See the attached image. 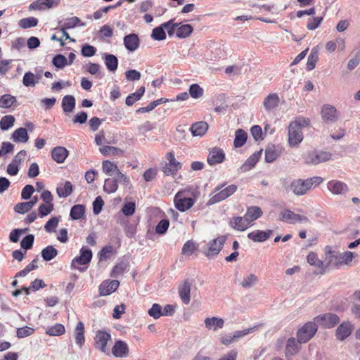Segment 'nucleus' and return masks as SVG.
Instances as JSON below:
<instances>
[{"mask_svg": "<svg viewBox=\"0 0 360 360\" xmlns=\"http://www.w3.org/2000/svg\"><path fill=\"white\" fill-rule=\"evenodd\" d=\"M145 93V87L141 86L139 89L136 90V92L130 94L126 98V105L128 106H131L134 105L137 101L140 100L141 98L143 96Z\"/></svg>", "mask_w": 360, "mask_h": 360, "instance_id": "obj_34", "label": "nucleus"}, {"mask_svg": "<svg viewBox=\"0 0 360 360\" xmlns=\"http://www.w3.org/2000/svg\"><path fill=\"white\" fill-rule=\"evenodd\" d=\"M58 255V250L52 245H49L41 250V257L45 261H50Z\"/></svg>", "mask_w": 360, "mask_h": 360, "instance_id": "obj_46", "label": "nucleus"}, {"mask_svg": "<svg viewBox=\"0 0 360 360\" xmlns=\"http://www.w3.org/2000/svg\"><path fill=\"white\" fill-rule=\"evenodd\" d=\"M325 261L328 268L339 269L341 266L340 252L333 250L330 246L325 249Z\"/></svg>", "mask_w": 360, "mask_h": 360, "instance_id": "obj_11", "label": "nucleus"}, {"mask_svg": "<svg viewBox=\"0 0 360 360\" xmlns=\"http://www.w3.org/2000/svg\"><path fill=\"white\" fill-rule=\"evenodd\" d=\"M259 154H253L248 158L245 162L240 167V169L241 172H245L250 170L258 161Z\"/></svg>", "mask_w": 360, "mask_h": 360, "instance_id": "obj_45", "label": "nucleus"}, {"mask_svg": "<svg viewBox=\"0 0 360 360\" xmlns=\"http://www.w3.org/2000/svg\"><path fill=\"white\" fill-rule=\"evenodd\" d=\"M40 78V75L37 76L31 72H27L23 76L22 84L27 87L34 86L39 83Z\"/></svg>", "mask_w": 360, "mask_h": 360, "instance_id": "obj_37", "label": "nucleus"}, {"mask_svg": "<svg viewBox=\"0 0 360 360\" xmlns=\"http://www.w3.org/2000/svg\"><path fill=\"white\" fill-rule=\"evenodd\" d=\"M307 260L310 265L314 266L319 269V274H324L326 272V264L319 259L316 253L310 252L307 257Z\"/></svg>", "mask_w": 360, "mask_h": 360, "instance_id": "obj_20", "label": "nucleus"}, {"mask_svg": "<svg viewBox=\"0 0 360 360\" xmlns=\"http://www.w3.org/2000/svg\"><path fill=\"white\" fill-rule=\"evenodd\" d=\"M111 340V335L108 333L103 330L97 331L94 338L95 347L103 353L108 355L110 354V351L107 347V343Z\"/></svg>", "mask_w": 360, "mask_h": 360, "instance_id": "obj_10", "label": "nucleus"}, {"mask_svg": "<svg viewBox=\"0 0 360 360\" xmlns=\"http://www.w3.org/2000/svg\"><path fill=\"white\" fill-rule=\"evenodd\" d=\"M85 214V207L83 205H74L70 210V216L74 220L83 219Z\"/></svg>", "mask_w": 360, "mask_h": 360, "instance_id": "obj_40", "label": "nucleus"}, {"mask_svg": "<svg viewBox=\"0 0 360 360\" xmlns=\"http://www.w3.org/2000/svg\"><path fill=\"white\" fill-rule=\"evenodd\" d=\"M193 30V28L191 25H182L178 27L176 32V35L179 38H186L192 33Z\"/></svg>", "mask_w": 360, "mask_h": 360, "instance_id": "obj_49", "label": "nucleus"}, {"mask_svg": "<svg viewBox=\"0 0 360 360\" xmlns=\"http://www.w3.org/2000/svg\"><path fill=\"white\" fill-rule=\"evenodd\" d=\"M59 220L57 217L51 218L45 224L44 229L46 231L51 233L55 231L56 227L58 226Z\"/></svg>", "mask_w": 360, "mask_h": 360, "instance_id": "obj_64", "label": "nucleus"}, {"mask_svg": "<svg viewBox=\"0 0 360 360\" xmlns=\"http://www.w3.org/2000/svg\"><path fill=\"white\" fill-rule=\"evenodd\" d=\"M74 334L75 342L81 348L85 342L84 325L82 321L77 323Z\"/></svg>", "mask_w": 360, "mask_h": 360, "instance_id": "obj_28", "label": "nucleus"}, {"mask_svg": "<svg viewBox=\"0 0 360 360\" xmlns=\"http://www.w3.org/2000/svg\"><path fill=\"white\" fill-rule=\"evenodd\" d=\"M352 330V326L349 322H343L336 330V337L339 340L343 341L351 335Z\"/></svg>", "mask_w": 360, "mask_h": 360, "instance_id": "obj_25", "label": "nucleus"}, {"mask_svg": "<svg viewBox=\"0 0 360 360\" xmlns=\"http://www.w3.org/2000/svg\"><path fill=\"white\" fill-rule=\"evenodd\" d=\"M34 329L30 327H22L17 329L16 335L18 338H24L31 335L34 333Z\"/></svg>", "mask_w": 360, "mask_h": 360, "instance_id": "obj_63", "label": "nucleus"}, {"mask_svg": "<svg viewBox=\"0 0 360 360\" xmlns=\"http://www.w3.org/2000/svg\"><path fill=\"white\" fill-rule=\"evenodd\" d=\"M53 0H37L32 2L30 6V10H43L49 8L52 6Z\"/></svg>", "mask_w": 360, "mask_h": 360, "instance_id": "obj_38", "label": "nucleus"}, {"mask_svg": "<svg viewBox=\"0 0 360 360\" xmlns=\"http://www.w3.org/2000/svg\"><path fill=\"white\" fill-rule=\"evenodd\" d=\"M328 189L335 195H342L349 191L347 185L338 180H331L327 184Z\"/></svg>", "mask_w": 360, "mask_h": 360, "instance_id": "obj_16", "label": "nucleus"}, {"mask_svg": "<svg viewBox=\"0 0 360 360\" xmlns=\"http://www.w3.org/2000/svg\"><path fill=\"white\" fill-rule=\"evenodd\" d=\"M258 279L257 276L251 274L245 277L240 284L243 288H248L255 285Z\"/></svg>", "mask_w": 360, "mask_h": 360, "instance_id": "obj_56", "label": "nucleus"}, {"mask_svg": "<svg viewBox=\"0 0 360 360\" xmlns=\"http://www.w3.org/2000/svg\"><path fill=\"white\" fill-rule=\"evenodd\" d=\"M310 125V120L299 117L291 122L288 127V143L291 147L297 146L303 140L302 129Z\"/></svg>", "mask_w": 360, "mask_h": 360, "instance_id": "obj_1", "label": "nucleus"}, {"mask_svg": "<svg viewBox=\"0 0 360 360\" xmlns=\"http://www.w3.org/2000/svg\"><path fill=\"white\" fill-rule=\"evenodd\" d=\"M301 344L295 338H290L287 342L285 349V355L287 359H290L297 354L301 349Z\"/></svg>", "mask_w": 360, "mask_h": 360, "instance_id": "obj_18", "label": "nucleus"}, {"mask_svg": "<svg viewBox=\"0 0 360 360\" xmlns=\"http://www.w3.org/2000/svg\"><path fill=\"white\" fill-rule=\"evenodd\" d=\"M65 333V326L60 323H56L52 326H47L46 328V334L51 336H59Z\"/></svg>", "mask_w": 360, "mask_h": 360, "instance_id": "obj_39", "label": "nucleus"}, {"mask_svg": "<svg viewBox=\"0 0 360 360\" xmlns=\"http://www.w3.org/2000/svg\"><path fill=\"white\" fill-rule=\"evenodd\" d=\"M225 160V153L222 149L214 147L210 150L207 156V163L210 165H215L217 164L221 163Z\"/></svg>", "mask_w": 360, "mask_h": 360, "instance_id": "obj_14", "label": "nucleus"}, {"mask_svg": "<svg viewBox=\"0 0 360 360\" xmlns=\"http://www.w3.org/2000/svg\"><path fill=\"white\" fill-rule=\"evenodd\" d=\"M167 162L162 166V171L166 176H175L181 169V163L176 160L174 151L166 154Z\"/></svg>", "mask_w": 360, "mask_h": 360, "instance_id": "obj_6", "label": "nucleus"}, {"mask_svg": "<svg viewBox=\"0 0 360 360\" xmlns=\"http://www.w3.org/2000/svg\"><path fill=\"white\" fill-rule=\"evenodd\" d=\"M118 188L117 179H106L105 180L103 190L107 193H115Z\"/></svg>", "mask_w": 360, "mask_h": 360, "instance_id": "obj_47", "label": "nucleus"}, {"mask_svg": "<svg viewBox=\"0 0 360 360\" xmlns=\"http://www.w3.org/2000/svg\"><path fill=\"white\" fill-rule=\"evenodd\" d=\"M280 102L279 96L276 93L269 94L264 100L263 105L266 110L270 111L276 108Z\"/></svg>", "mask_w": 360, "mask_h": 360, "instance_id": "obj_27", "label": "nucleus"}, {"mask_svg": "<svg viewBox=\"0 0 360 360\" xmlns=\"http://www.w3.org/2000/svg\"><path fill=\"white\" fill-rule=\"evenodd\" d=\"M115 250L112 245H107L103 247L98 252L100 260L108 259L114 253Z\"/></svg>", "mask_w": 360, "mask_h": 360, "instance_id": "obj_53", "label": "nucleus"}, {"mask_svg": "<svg viewBox=\"0 0 360 360\" xmlns=\"http://www.w3.org/2000/svg\"><path fill=\"white\" fill-rule=\"evenodd\" d=\"M247 138L248 134L244 130L238 129L235 134V139L233 141L234 146L236 148H240L243 146L245 143Z\"/></svg>", "mask_w": 360, "mask_h": 360, "instance_id": "obj_41", "label": "nucleus"}, {"mask_svg": "<svg viewBox=\"0 0 360 360\" xmlns=\"http://www.w3.org/2000/svg\"><path fill=\"white\" fill-rule=\"evenodd\" d=\"M339 46L341 51H344L345 49V41L342 38H337L335 40L329 41L326 44V48L330 53L334 52L337 46Z\"/></svg>", "mask_w": 360, "mask_h": 360, "instance_id": "obj_35", "label": "nucleus"}, {"mask_svg": "<svg viewBox=\"0 0 360 360\" xmlns=\"http://www.w3.org/2000/svg\"><path fill=\"white\" fill-rule=\"evenodd\" d=\"M248 221V219H247L245 216L234 217L230 220L229 224L234 230L243 231L251 226Z\"/></svg>", "mask_w": 360, "mask_h": 360, "instance_id": "obj_22", "label": "nucleus"}, {"mask_svg": "<svg viewBox=\"0 0 360 360\" xmlns=\"http://www.w3.org/2000/svg\"><path fill=\"white\" fill-rule=\"evenodd\" d=\"M189 94L193 98H199L203 95V89L198 84H193L189 87Z\"/></svg>", "mask_w": 360, "mask_h": 360, "instance_id": "obj_57", "label": "nucleus"}, {"mask_svg": "<svg viewBox=\"0 0 360 360\" xmlns=\"http://www.w3.org/2000/svg\"><path fill=\"white\" fill-rule=\"evenodd\" d=\"M317 331V326L313 322L306 323L297 332V338L300 344L307 343L316 334Z\"/></svg>", "mask_w": 360, "mask_h": 360, "instance_id": "obj_7", "label": "nucleus"}, {"mask_svg": "<svg viewBox=\"0 0 360 360\" xmlns=\"http://www.w3.org/2000/svg\"><path fill=\"white\" fill-rule=\"evenodd\" d=\"M208 129V124L205 122H198L193 124L190 130L193 136H202Z\"/></svg>", "mask_w": 360, "mask_h": 360, "instance_id": "obj_29", "label": "nucleus"}, {"mask_svg": "<svg viewBox=\"0 0 360 360\" xmlns=\"http://www.w3.org/2000/svg\"><path fill=\"white\" fill-rule=\"evenodd\" d=\"M102 169L103 172L108 176H113L116 175L119 173L120 169L117 165L110 161V160H103L102 162Z\"/></svg>", "mask_w": 360, "mask_h": 360, "instance_id": "obj_30", "label": "nucleus"}, {"mask_svg": "<svg viewBox=\"0 0 360 360\" xmlns=\"http://www.w3.org/2000/svg\"><path fill=\"white\" fill-rule=\"evenodd\" d=\"M280 219L289 224L309 223V219L304 215L296 214L290 210H284L280 213Z\"/></svg>", "mask_w": 360, "mask_h": 360, "instance_id": "obj_12", "label": "nucleus"}, {"mask_svg": "<svg viewBox=\"0 0 360 360\" xmlns=\"http://www.w3.org/2000/svg\"><path fill=\"white\" fill-rule=\"evenodd\" d=\"M15 117L11 115L3 116L0 120V128L1 130H8L12 127L15 122Z\"/></svg>", "mask_w": 360, "mask_h": 360, "instance_id": "obj_48", "label": "nucleus"}, {"mask_svg": "<svg viewBox=\"0 0 360 360\" xmlns=\"http://www.w3.org/2000/svg\"><path fill=\"white\" fill-rule=\"evenodd\" d=\"M92 258V252L90 249L82 247L80 250V255L76 257L71 263V267L78 269L80 272H84L87 269V264Z\"/></svg>", "mask_w": 360, "mask_h": 360, "instance_id": "obj_3", "label": "nucleus"}, {"mask_svg": "<svg viewBox=\"0 0 360 360\" xmlns=\"http://www.w3.org/2000/svg\"><path fill=\"white\" fill-rule=\"evenodd\" d=\"M191 283L188 280H185L178 286V292L181 301L188 304L191 300Z\"/></svg>", "mask_w": 360, "mask_h": 360, "instance_id": "obj_15", "label": "nucleus"}, {"mask_svg": "<svg viewBox=\"0 0 360 360\" xmlns=\"http://www.w3.org/2000/svg\"><path fill=\"white\" fill-rule=\"evenodd\" d=\"M198 245L193 240L186 241L182 247L181 253L190 256L198 249Z\"/></svg>", "mask_w": 360, "mask_h": 360, "instance_id": "obj_43", "label": "nucleus"}, {"mask_svg": "<svg viewBox=\"0 0 360 360\" xmlns=\"http://www.w3.org/2000/svg\"><path fill=\"white\" fill-rule=\"evenodd\" d=\"M129 267V264L127 262H121L117 264L112 269L110 276L112 278H118L122 276L124 272Z\"/></svg>", "mask_w": 360, "mask_h": 360, "instance_id": "obj_44", "label": "nucleus"}, {"mask_svg": "<svg viewBox=\"0 0 360 360\" xmlns=\"http://www.w3.org/2000/svg\"><path fill=\"white\" fill-rule=\"evenodd\" d=\"M12 60L3 59L0 60V75H5L12 68Z\"/></svg>", "mask_w": 360, "mask_h": 360, "instance_id": "obj_60", "label": "nucleus"}, {"mask_svg": "<svg viewBox=\"0 0 360 360\" xmlns=\"http://www.w3.org/2000/svg\"><path fill=\"white\" fill-rule=\"evenodd\" d=\"M99 151L104 156H122L124 154V151L117 147L109 146H103L99 148Z\"/></svg>", "mask_w": 360, "mask_h": 360, "instance_id": "obj_33", "label": "nucleus"}, {"mask_svg": "<svg viewBox=\"0 0 360 360\" xmlns=\"http://www.w3.org/2000/svg\"><path fill=\"white\" fill-rule=\"evenodd\" d=\"M11 138L13 141L19 143H26L29 139L26 129L22 127L15 129L13 132Z\"/></svg>", "mask_w": 360, "mask_h": 360, "instance_id": "obj_32", "label": "nucleus"}, {"mask_svg": "<svg viewBox=\"0 0 360 360\" xmlns=\"http://www.w3.org/2000/svg\"><path fill=\"white\" fill-rule=\"evenodd\" d=\"M53 159L58 163H62L68 157V150L64 147H56L52 150Z\"/></svg>", "mask_w": 360, "mask_h": 360, "instance_id": "obj_31", "label": "nucleus"}, {"mask_svg": "<svg viewBox=\"0 0 360 360\" xmlns=\"http://www.w3.org/2000/svg\"><path fill=\"white\" fill-rule=\"evenodd\" d=\"M135 210H136L135 202H129L125 203L123 205V207L122 208V212L125 216L129 217V216H131L134 214V213L135 212Z\"/></svg>", "mask_w": 360, "mask_h": 360, "instance_id": "obj_61", "label": "nucleus"}, {"mask_svg": "<svg viewBox=\"0 0 360 360\" xmlns=\"http://www.w3.org/2000/svg\"><path fill=\"white\" fill-rule=\"evenodd\" d=\"M124 44L125 48L129 51H136L140 45V40L136 34H129L124 37Z\"/></svg>", "mask_w": 360, "mask_h": 360, "instance_id": "obj_23", "label": "nucleus"}, {"mask_svg": "<svg viewBox=\"0 0 360 360\" xmlns=\"http://www.w3.org/2000/svg\"><path fill=\"white\" fill-rule=\"evenodd\" d=\"M262 324L256 325L253 327L243 330H237L233 334H228L221 337V342L224 345H229L231 344L237 342L240 338H242L245 335L254 332Z\"/></svg>", "mask_w": 360, "mask_h": 360, "instance_id": "obj_8", "label": "nucleus"}, {"mask_svg": "<svg viewBox=\"0 0 360 360\" xmlns=\"http://www.w3.org/2000/svg\"><path fill=\"white\" fill-rule=\"evenodd\" d=\"M224 320L221 319H218L215 316H212V318H207L205 320V324L206 328L210 329L213 327L214 330H216L217 328H221L224 325Z\"/></svg>", "mask_w": 360, "mask_h": 360, "instance_id": "obj_42", "label": "nucleus"}, {"mask_svg": "<svg viewBox=\"0 0 360 360\" xmlns=\"http://www.w3.org/2000/svg\"><path fill=\"white\" fill-rule=\"evenodd\" d=\"M32 208V202H20L18 203L15 207L14 210L20 214H25L29 212Z\"/></svg>", "mask_w": 360, "mask_h": 360, "instance_id": "obj_59", "label": "nucleus"}, {"mask_svg": "<svg viewBox=\"0 0 360 360\" xmlns=\"http://www.w3.org/2000/svg\"><path fill=\"white\" fill-rule=\"evenodd\" d=\"M224 186V184H221L214 188V191L213 193L214 194L212 195L210 199V203L213 204L219 202L226 199L232 195L238 189V186L235 184L229 185L226 188H223Z\"/></svg>", "mask_w": 360, "mask_h": 360, "instance_id": "obj_4", "label": "nucleus"}, {"mask_svg": "<svg viewBox=\"0 0 360 360\" xmlns=\"http://www.w3.org/2000/svg\"><path fill=\"white\" fill-rule=\"evenodd\" d=\"M332 154L326 151H311L308 153L306 162L308 164L318 165L331 159Z\"/></svg>", "mask_w": 360, "mask_h": 360, "instance_id": "obj_13", "label": "nucleus"}, {"mask_svg": "<svg viewBox=\"0 0 360 360\" xmlns=\"http://www.w3.org/2000/svg\"><path fill=\"white\" fill-rule=\"evenodd\" d=\"M112 354L117 358H124L129 354L127 344L122 340H117L112 348Z\"/></svg>", "mask_w": 360, "mask_h": 360, "instance_id": "obj_19", "label": "nucleus"}, {"mask_svg": "<svg viewBox=\"0 0 360 360\" xmlns=\"http://www.w3.org/2000/svg\"><path fill=\"white\" fill-rule=\"evenodd\" d=\"M34 237L33 235L30 234L26 236L20 242V246L25 250H30L33 246Z\"/></svg>", "mask_w": 360, "mask_h": 360, "instance_id": "obj_62", "label": "nucleus"}, {"mask_svg": "<svg viewBox=\"0 0 360 360\" xmlns=\"http://www.w3.org/2000/svg\"><path fill=\"white\" fill-rule=\"evenodd\" d=\"M278 157V152L274 146H268L265 150V160L267 162H272Z\"/></svg>", "mask_w": 360, "mask_h": 360, "instance_id": "obj_51", "label": "nucleus"}, {"mask_svg": "<svg viewBox=\"0 0 360 360\" xmlns=\"http://www.w3.org/2000/svg\"><path fill=\"white\" fill-rule=\"evenodd\" d=\"M119 285L120 282L117 280H105L99 286V293L101 296L108 295L115 292Z\"/></svg>", "mask_w": 360, "mask_h": 360, "instance_id": "obj_17", "label": "nucleus"}, {"mask_svg": "<svg viewBox=\"0 0 360 360\" xmlns=\"http://www.w3.org/2000/svg\"><path fill=\"white\" fill-rule=\"evenodd\" d=\"M16 102V98L10 94H4L0 97V108H8Z\"/></svg>", "mask_w": 360, "mask_h": 360, "instance_id": "obj_50", "label": "nucleus"}, {"mask_svg": "<svg viewBox=\"0 0 360 360\" xmlns=\"http://www.w3.org/2000/svg\"><path fill=\"white\" fill-rule=\"evenodd\" d=\"M321 115L325 122H335L338 119L337 110L330 105H324L322 107Z\"/></svg>", "mask_w": 360, "mask_h": 360, "instance_id": "obj_21", "label": "nucleus"}, {"mask_svg": "<svg viewBox=\"0 0 360 360\" xmlns=\"http://www.w3.org/2000/svg\"><path fill=\"white\" fill-rule=\"evenodd\" d=\"M151 37L153 39L158 41H161L166 39V34L163 29L162 24L160 26L157 27L153 30Z\"/></svg>", "mask_w": 360, "mask_h": 360, "instance_id": "obj_55", "label": "nucleus"}, {"mask_svg": "<svg viewBox=\"0 0 360 360\" xmlns=\"http://www.w3.org/2000/svg\"><path fill=\"white\" fill-rule=\"evenodd\" d=\"M321 176H314L305 180L295 179L290 184V189L296 195H304L313 186H316L323 182Z\"/></svg>", "mask_w": 360, "mask_h": 360, "instance_id": "obj_2", "label": "nucleus"}, {"mask_svg": "<svg viewBox=\"0 0 360 360\" xmlns=\"http://www.w3.org/2000/svg\"><path fill=\"white\" fill-rule=\"evenodd\" d=\"M263 212L262 209L258 206H251L248 207L245 214V217L247 219H248V222L250 226L253 225V222L262 217Z\"/></svg>", "mask_w": 360, "mask_h": 360, "instance_id": "obj_26", "label": "nucleus"}, {"mask_svg": "<svg viewBox=\"0 0 360 360\" xmlns=\"http://www.w3.org/2000/svg\"><path fill=\"white\" fill-rule=\"evenodd\" d=\"M186 189L179 191L174 197V204L175 207L180 212H185L189 210L195 203V200L187 197Z\"/></svg>", "mask_w": 360, "mask_h": 360, "instance_id": "obj_5", "label": "nucleus"}, {"mask_svg": "<svg viewBox=\"0 0 360 360\" xmlns=\"http://www.w3.org/2000/svg\"><path fill=\"white\" fill-rule=\"evenodd\" d=\"M51 39L59 41L60 44L63 46L64 41L68 39V32H66L65 28L60 29L56 34L52 35Z\"/></svg>", "mask_w": 360, "mask_h": 360, "instance_id": "obj_58", "label": "nucleus"}, {"mask_svg": "<svg viewBox=\"0 0 360 360\" xmlns=\"http://www.w3.org/2000/svg\"><path fill=\"white\" fill-rule=\"evenodd\" d=\"M273 231L271 230H255L248 234V238L254 242H264L270 238Z\"/></svg>", "mask_w": 360, "mask_h": 360, "instance_id": "obj_24", "label": "nucleus"}, {"mask_svg": "<svg viewBox=\"0 0 360 360\" xmlns=\"http://www.w3.org/2000/svg\"><path fill=\"white\" fill-rule=\"evenodd\" d=\"M319 56L317 51L312 49L307 58V70L309 71L312 70L315 68Z\"/></svg>", "mask_w": 360, "mask_h": 360, "instance_id": "obj_54", "label": "nucleus"}, {"mask_svg": "<svg viewBox=\"0 0 360 360\" xmlns=\"http://www.w3.org/2000/svg\"><path fill=\"white\" fill-rule=\"evenodd\" d=\"M226 239V236H221L210 241L207 244V248L203 250L204 255L207 257H211L218 255L222 249Z\"/></svg>", "mask_w": 360, "mask_h": 360, "instance_id": "obj_9", "label": "nucleus"}, {"mask_svg": "<svg viewBox=\"0 0 360 360\" xmlns=\"http://www.w3.org/2000/svg\"><path fill=\"white\" fill-rule=\"evenodd\" d=\"M38 20L34 17H29L21 19L19 26L22 29H27L37 25Z\"/></svg>", "mask_w": 360, "mask_h": 360, "instance_id": "obj_52", "label": "nucleus"}, {"mask_svg": "<svg viewBox=\"0 0 360 360\" xmlns=\"http://www.w3.org/2000/svg\"><path fill=\"white\" fill-rule=\"evenodd\" d=\"M103 58L105 66L108 70L115 72L117 69L118 60L115 56L110 53H105Z\"/></svg>", "mask_w": 360, "mask_h": 360, "instance_id": "obj_36", "label": "nucleus"}]
</instances>
